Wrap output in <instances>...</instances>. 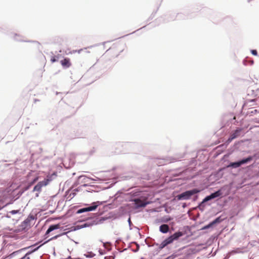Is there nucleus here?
<instances>
[{"label": "nucleus", "instance_id": "f257e3e1", "mask_svg": "<svg viewBox=\"0 0 259 259\" xmlns=\"http://www.w3.org/2000/svg\"><path fill=\"white\" fill-rule=\"evenodd\" d=\"M183 235V233L181 232H178L174 233L171 236H169L166 239H165L159 245V248L162 249L168 244L172 243L174 240L178 239L179 237Z\"/></svg>", "mask_w": 259, "mask_h": 259}, {"label": "nucleus", "instance_id": "f03ea898", "mask_svg": "<svg viewBox=\"0 0 259 259\" xmlns=\"http://www.w3.org/2000/svg\"><path fill=\"white\" fill-rule=\"evenodd\" d=\"M200 192V190L197 189H194L189 191H187L182 194L178 195L177 197L178 200H187L189 199L191 196L197 194Z\"/></svg>", "mask_w": 259, "mask_h": 259}, {"label": "nucleus", "instance_id": "7ed1b4c3", "mask_svg": "<svg viewBox=\"0 0 259 259\" xmlns=\"http://www.w3.org/2000/svg\"><path fill=\"white\" fill-rule=\"evenodd\" d=\"M51 181L52 179L51 178H48L45 179L42 181L38 182V184L33 188V191L40 192L41 191L42 187L47 186Z\"/></svg>", "mask_w": 259, "mask_h": 259}, {"label": "nucleus", "instance_id": "20e7f679", "mask_svg": "<svg viewBox=\"0 0 259 259\" xmlns=\"http://www.w3.org/2000/svg\"><path fill=\"white\" fill-rule=\"evenodd\" d=\"M253 159V157L252 156H249L246 158L243 159L240 161L235 162H231L229 166L234 167V168H237L239 166H240L241 165L244 164L245 163H248L251 161Z\"/></svg>", "mask_w": 259, "mask_h": 259}, {"label": "nucleus", "instance_id": "39448f33", "mask_svg": "<svg viewBox=\"0 0 259 259\" xmlns=\"http://www.w3.org/2000/svg\"><path fill=\"white\" fill-rule=\"evenodd\" d=\"M119 51H118L115 47L110 48L106 52L107 55L111 56L112 57H116L119 55Z\"/></svg>", "mask_w": 259, "mask_h": 259}, {"label": "nucleus", "instance_id": "423d86ee", "mask_svg": "<svg viewBox=\"0 0 259 259\" xmlns=\"http://www.w3.org/2000/svg\"><path fill=\"white\" fill-rule=\"evenodd\" d=\"M133 201L134 202L135 207L136 208L144 207L146 206L148 203L145 202V201L142 200L139 198L134 199L133 200Z\"/></svg>", "mask_w": 259, "mask_h": 259}, {"label": "nucleus", "instance_id": "0eeeda50", "mask_svg": "<svg viewBox=\"0 0 259 259\" xmlns=\"http://www.w3.org/2000/svg\"><path fill=\"white\" fill-rule=\"evenodd\" d=\"M96 203H97L96 202H94L92 204V205L91 206L85 207V208H83L79 209L77 211V213H82V212H84L85 211H93V210H95L98 206V204H97Z\"/></svg>", "mask_w": 259, "mask_h": 259}, {"label": "nucleus", "instance_id": "6e6552de", "mask_svg": "<svg viewBox=\"0 0 259 259\" xmlns=\"http://www.w3.org/2000/svg\"><path fill=\"white\" fill-rule=\"evenodd\" d=\"M222 195V193L221 192L220 190H219V191H216L215 192L213 193H212L211 194H210V195L209 196H207V197H206L203 202H206L208 200H210L212 199H213L214 198H216V197H219L221 195Z\"/></svg>", "mask_w": 259, "mask_h": 259}, {"label": "nucleus", "instance_id": "1a4fd4ad", "mask_svg": "<svg viewBox=\"0 0 259 259\" xmlns=\"http://www.w3.org/2000/svg\"><path fill=\"white\" fill-rule=\"evenodd\" d=\"M241 131V128H237L236 130L234 131V133L231 134L230 137H229L227 141L228 142H231L233 139L237 138L238 136H239Z\"/></svg>", "mask_w": 259, "mask_h": 259}, {"label": "nucleus", "instance_id": "9d476101", "mask_svg": "<svg viewBox=\"0 0 259 259\" xmlns=\"http://www.w3.org/2000/svg\"><path fill=\"white\" fill-rule=\"evenodd\" d=\"M60 63L63 68H69L71 66V63L69 58H66L60 61Z\"/></svg>", "mask_w": 259, "mask_h": 259}, {"label": "nucleus", "instance_id": "9b49d317", "mask_svg": "<svg viewBox=\"0 0 259 259\" xmlns=\"http://www.w3.org/2000/svg\"><path fill=\"white\" fill-rule=\"evenodd\" d=\"M60 228V225L59 224L53 225L50 226L48 230L46 233V236L48 235L50 233L52 232L53 231L58 229Z\"/></svg>", "mask_w": 259, "mask_h": 259}, {"label": "nucleus", "instance_id": "f8f14e48", "mask_svg": "<svg viewBox=\"0 0 259 259\" xmlns=\"http://www.w3.org/2000/svg\"><path fill=\"white\" fill-rule=\"evenodd\" d=\"M159 230L163 233H166L169 231V227L166 224L162 225L159 227Z\"/></svg>", "mask_w": 259, "mask_h": 259}, {"label": "nucleus", "instance_id": "ddd939ff", "mask_svg": "<svg viewBox=\"0 0 259 259\" xmlns=\"http://www.w3.org/2000/svg\"><path fill=\"white\" fill-rule=\"evenodd\" d=\"M220 218H217L216 219H215L213 221H212V222H211L212 223V224L213 225L214 224H216V223H220Z\"/></svg>", "mask_w": 259, "mask_h": 259}, {"label": "nucleus", "instance_id": "4468645a", "mask_svg": "<svg viewBox=\"0 0 259 259\" xmlns=\"http://www.w3.org/2000/svg\"><path fill=\"white\" fill-rule=\"evenodd\" d=\"M213 226V225L212 224V223H210V224H209L208 225H206V226H204V227L202 228V229H208V228H210V227H211V226Z\"/></svg>", "mask_w": 259, "mask_h": 259}, {"label": "nucleus", "instance_id": "2eb2a0df", "mask_svg": "<svg viewBox=\"0 0 259 259\" xmlns=\"http://www.w3.org/2000/svg\"><path fill=\"white\" fill-rule=\"evenodd\" d=\"M57 59L56 56H53L51 59V61L52 63H54L57 61Z\"/></svg>", "mask_w": 259, "mask_h": 259}, {"label": "nucleus", "instance_id": "dca6fc26", "mask_svg": "<svg viewBox=\"0 0 259 259\" xmlns=\"http://www.w3.org/2000/svg\"><path fill=\"white\" fill-rule=\"evenodd\" d=\"M29 253H30V252L26 253L25 256L21 257L20 259H30V257L29 256H27V255Z\"/></svg>", "mask_w": 259, "mask_h": 259}, {"label": "nucleus", "instance_id": "f3484780", "mask_svg": "<svg viewBox=\"0 0 259 259\" xmlns=\"http://www.w3.org/2000/svg\"><path fill=\"white\" fill-rule=\"evenodd\" d=\"M251 52L252 54L253 55L256 56L257 54V52L256 50H251Z\"/></svg>", "mask_w": 259, "mask_h": 259}, {"label": "nucleus", "instance_id": "a211bd4d", "mask_svg": "<svg viewBox=\"0 0 259 259\" xmlns=\"http://www.w3.org/2000/svg\"><path fill=\"white\" fill-rule=\"evenodd\" d=\"M38 179V177H36L35 178L33 181L30 183V185H32L33 184H34L35 182H36Z\"/></svg>", "mask_w": 259, "mask_h": 259}, {"label": "nucleus", "instance_id": "6ab92c4d", "mask_svg": "<svg viewBox=\"0 0 259 259\" xmlns=\"http://www.w3.org/2000/svg\"><path fill=\"white\" fill-rule=\"evenodd\" d=\"M58 236V235H56L54 237H53L52 238H51V239H50L49 240H48V241H47L45 243H47L48 242V241H49L50 240H51L52 239H56L57 238V237Z\"/></svg>", "mask_w": 259, "mask_h": 259}, {"label": "nucleus", "instance_id": "aec40b11", "mask_svg": "<svg viewBox=\"0 0 259 259\" xmlns=\"http://www.w3.org/2000/svg\"><path fill=\"white\" fill-rule=\"evenodd\" d=\"M18 212V210H12L11 212L12 214H15Z\"/></svg>", "mask_w": 259, "mask_h": 259}, {"label": "nucleus", "instance_id": "412c9836", "mask_svg": "<svg viewBox=\"0 0 259 259\" xmlns=\"http://www.w3.org/2000/svg\"><path fill=\"white\" fill-rule=\"evenodd\" d=\"M19 251H20V250L13 252V253H12L10 255V256H12V255H14L15 254H16V253H17V252H19Z\"/></svg>", "mask_w": 259, "mask_h": 259}, {"label": "nucleus", "instance_id": "4be33fe9", "mask_svg": "<svg viewBox=\"0 0 259 259\" xmlns=\"http://www.w3.org/2000/svg\"><path fill=\"white\" fill-rule=\"evenodd\" d=\"M41 245H40L39 246L37 247L36 248L34 249L33 250V251H36V250H37V249H38L39 247H40Z\"/></svg>", "mask_w": 259, "mask_h": 259}, {"label": "nucleus", "instance_id": "5701e85b", "mask_svg": "<svg viewBox=\"0 0 259 259\" xmlns=\"http://www.w3.org/2000/svg\"><path fill=\"white\" fill-rule=\"evenodd\" d=\"M81 51H82V50L80 49V50H79L78 51H76V52H77L78 53H80Z\"/></svg>", "mask_w": 259, "mask_h": 259}, {"label": "nucleus", "instance_id": "b1692460", "mask_svg": "<svg viewBox=\"0 0 259 259\" xmlns=\"http://www.w3.org/2000/svg\"><path fill=\"white\" fill-rule=\"evenodd\" d=\"M2 208H3V207H1V206H0V209H1Z\"/></svg>", "mask_w": 259, "mask_h": 259}]
</instances>
